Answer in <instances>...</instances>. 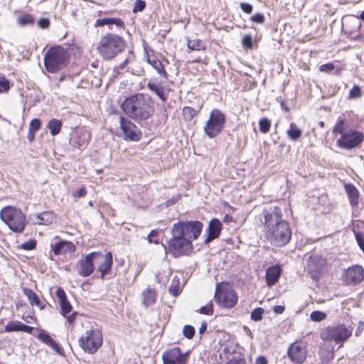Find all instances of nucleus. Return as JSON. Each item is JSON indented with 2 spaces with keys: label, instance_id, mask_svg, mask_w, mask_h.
Here are the masks:
<instances>
[{
  "label": "nucleus",
  "instance_id": "obj_1",
  "mask_svg": "<svg viewBox=\"0 0 364 364\" xmlns=\"http://www.w3.org/2000/svg\"><path fill=\"white\" fill-rule=\"evenodd\" d=\"M259 219L264 228V235L271 245L282 247L289 242L291 230L289 223L283 218L282 210L279 206H265Z\"/></svg>",
  "mask_w": 364,
  "mask_h": 364
},
{
  "label": "nucleus",
  "instance_id": "obj_2",
  "mask_svg": "<svg viewBox=\"0 0 364 364\" xmlns=\"http://www.w3.org/2000/svg\"><path fill=\"white\" fill-rule=\"evenodd\" d=\"M203 224L200 221H186L174 223L171 233L172 237L168 241L166 252L177 258L188 255L193 251L192 240L200 236Z\"/></svg>",
  "mask_w": 364,
  "mask_h": 364
},
{
  "label": "nucleus",
  "instance_id": "obj_3",
  "mask_svg": "<svg viewBox=\"0 0 364 364\" xmlns=\"http://www.w3.org/2000/svg\"><path fill=\"white\" fill-rule=\"evenodd\" d=\"M120 107L124 114L137 122L148 119L155 112L152 98L142 93L134 94L125 98Z\"/></svg>",
  "mask_w": 364,
  "mask_h": 364
},
{
  "label": "nucleus",
  "instance_id": "obj_4",
  "mask_svg": "<svg viewBox=\"0 0 364 364\" xmlns=\"http://www.w3.org/2000/svg\"><path fill=\"white\" fill-rule=\"evenodd\" d=\"M1 220L14 232L21 233L25 230L26 220L24 213L18 208L6 206L0 212Z\"/></svg>",
  "mask_w": 364,
  "mask_h": 364
},
{
  "label": "nucleus",
  "instance_id": "obj_5",
  "mask_svg": "<svg viewBox=\"0 0 364 364\" xmlns=\"http://www.w3.org/2000/svg\"><path fill=\"white\" fill-rule=\"evenodd\" d=\"M68 58L69 54L64 48L60 46L51 48L45 55V67L49 73H56L65 65Z\"/></svg>",
  "mask_w": 364,
  "mask_h": 364
},
{
  "label": "nucleus",
  "instance_id": "obj_6",
  "mask_svg": "<svg viewBox=\"0 0 364 364\" xmlns=\"http://www.w3.org/2000/svg\"><path fill=\"white\" fill-rule=\"evenodd\" d=\"M225 123V114L220 110L215 109L210 114L204 127V132L210 139L214 138L223 131Z\"/></svg>",
  "mask_w": 364,
  "mask_h": 364
},
{
  "label": "nucleus",
  "instance_id": "obj_7",
  "mask_svg": "<svg viewBox=\"0 0 364 364\" xmlns=\"http://www.w3.org/2000/svg\"><path fill=\"white\" fill-rule=\"evenodd\" d=\"M352 333V331L345 325L339 324L326 328L321 333V338L323 341H334L337 344L343 343Z\"/></svg>",
  "mask_w": 364,
  "mask_h": 364
},
{
  "label": "nucleus",
  "instance_id": "obj_8",
  "mask_svg": "<svg viewBox=\"0 0 364 364\" xmlns=\"http://www.w3.org/2000/svg\"><path fill=\"white\" fill-rule=\"evenodd\" d=\"M102 342V336L97 329L87 331L80 338L78 343L80 348L88 353H95Z\"/></svg>",
  "mask_w": 364,
  "mask_h": 364
},
{
  "label": "nucleus",
  "instance_id": "obj_9",
  "mask_svg": "<svg viewBox=\"0 0 364 364\" xmlns=\"http://www.w3.org/2000/svg\"><path fill=\"white\" fill-rule=\"evenodd\" d=\"M214 298L220 306L228 309L234 307L237 302V295L233 289L219 288V284H217Z\"/></svg>",
  "mask_w": 364,
  "mask_h": 364
},
{
  "label": "nucleus",
  "instance_id": "obj_10",
  "mask_svg": "<svg viewBox=\"0 0 364 364\" xmlns=\"http://www.w3.org/2000/svg\"><path fill=\"white\" fill-rule=\"evenodd\" d=\"M364 139L362 132L350 129L336 141V145L343 149L350 150L359 146Z\"/></svg>",
  "mask_w": 364,
  "mask_h": 364
},
{
  "label": "nucleus",
  "instance_id": "obj_11",
  "mask_svg": "<svg viewBox=\"0 0 364 364\" xmlns=\"http://www.w3.org/2000/svg\"><path fill=\"white\" fill-rule=\"evenodd\" d=\"M120 131L117 134L125 140L136 141L140 139V132L138 127L129 119L121 117L119 120Z\"/></svg>",
  "mask_w": 364,
  "mask_h": 364
},
{
  "label": "nucleus",
  "instance_id": "obj_12",
  "mask_svg": "<svg viewBox=\"0 0 364 364\" xmlns=\"http://www.w3.org/2000/svg\"><path fill=\"white\" fill-rule=\"evenodd\" d=\"M326 260L318 255H311L306 262V270L314 282H318L319 275L326 266Z\"/></svg>",
  "mask_w": 364,
  "mask_h": 364
},
{
  "label": "nucleus",
  "instance_id": "obj_13",
  "mask_svg": "<svg viewBox=\"0 0 364 364\" xmlns=\"http://www.w3.org/2000/svg\"><path fill=\"white\" fill-rule=\"evenodd\" d=\"M188 352L183 353L178 347L164 351L161 358L163 364H186Z\"/></svg>",
  "mask_w": 364,
  "mask_h": 364
},
{
  "label": "nucleus",
  "instance_id": "obj_14",
  "mask_svg": "<svg viewBox=\"0 0 364 364\" xmlns=\"http://www.w3.org/2000/svg\"><path fill=\"white\" fill-rule=\"evenodd\" d=\"M97 48L104 58L112 59L114 57V35L108 33L102 36Z\"/></svg>",
  "mask_w": 364,
  "mask_h": 364
},
{
  "label": "nucleus",
  "instance_id": "obj_15",
  "mask_svg": "<svg viewBox=\"0 0 364 364\" xmlns=\"http://www.w3.org/2000/svg\"><path fill=\"white\" fill-rule=\"evenodd\" d=\"M100 257L97 252H92L87 255L84 259L79 261L76 264V269L78 274L82 277L90 275L94 270V264L95 259Z\"/></svg>",
  "mask_w": 364,
  "mask_h": 364
},
{
  "label": "nucleus",
  "instance_id": "obj_16",
  "mask_svg": "<svg viewBox=\"0 0 364 364\" xmlns=\"http://www.w3.org/2000/svg\"><path fill=\"white\" fill-rule=\"evenodd\" d=\"M364 278V269L361 266L355 265L349 267L343 274V281L348 285L359 284Z\"/></svg>",
  "mask_w": 364,
  "mask_h": 364
},
{
  "label": "nucleus",
  "instance_id": "obj_17",
  "mask_svg": "<svg viewBox=\"0 0 364 364\" xmlns=\"http://www.w3.org/2000/svg\"><path fill=\"white\" fill-rule=\"evenodd\" d=\"M288 355L293 362L301 364L306 358V348L298 343H294L289 347Z\"/></svg>",
  "mask_w": 364,
  "mask_h": 364
},
{
  "label": "nucleus",
  "instance_id": "obj_18",
  "mask_svg": "<svg viewBox=\"0 0 364 364\" xmlns=\"http://www.w3.org/2000/svg\"><path fill=\"white\" fill-rule=\"evenodd\" d=\"M90 133L84 129H79L71 134L70 144L78 149L84 148L90 140Z\"/></svg>",
  "mask_w": 364,
  "mask_h": 364
},
{
  "label": "nucleus",
  "instance_id": "obj_19",
  "mask_svg": "<svg viewBox=\"0 0 364 364\" xmlns=\"http://www.w3.org/2000/svg\"><path fill=\"white\" fill-rule=\"evenodd\" d=\"M56 295L59 299L62 314L67 317L69 322H73L75 318V314L67 316V314L70 312L72 306L67 299L65 291L62 288H58L56 291Z\"/></svg>",
  "mask_w": 364,
  "mask_h": 364
},
{
  "label": "nucleus",
  "instance_id": "obj_20",
  "mask_svg": "<svg viewBox=\"0 0 364 364\" xmlns=\"http://www.w3.org/2000/svg\"><path fill=\"white\" fill-rule=\"evenodd\" d=\"M97 259H95V264H99L98 270L101 273V277L105 278L106 274L111 270L112 264V255L111 252H107L106 255H103L100 252H97Z\"/></svg>",
  "mask_w": 364,
  "mask_h": 364
},
{
  "label": "nucleus",
  "instance_id": "obj_21",
  "mask_svg": "<svg viewBox=\"0 0 364 364\" xmlns=\"http://www.w3.org/2000/svg\"><path fill=\"white\" fill-rule=\"evenodd\" d=\"M222 230V224L220 221L217 218L212 219L207 228V237L205 239V243L208 244L213 240L218 238L220 236Z\"/></svg>",
  "mask_w": 364,
  "mask_h": 364
},
{
  "label": "nucleus",
  "instance_id": "obj_22",
  "mask_svg": "<svg viewBox=\"0 0 364 364\" xmlns=\"http://www.w3.org/2000/svg\"><path fill=\"white\" fill-rule=\"evenodd\" d=\"M282 273L280 266L274 265L269 267L266 270L265 279L268 287L274 285L279 280Z\"/></svg>",
  "mask_w": 364,
  "mask_h": 364
},
{
  "label": "nucleus",
  "instance_id": "obj_23",
  "mask_svg": "<svg viewBox=\"0 0 364 364\" xmlns=\"http://www.w3.org/2000/svg\"><path fill=\"white\" fill-rule=\"evenodd\" d=\"M52 250L55 255L71 253L75 251V245L68 241H60L55 245H51Z\"/></svg>",
  "mask_w": 364,
  "mask_h": 364
},
{
  "label": "nucleus",
  "instance_id": "obj_24",
  "mask_svg": "<svg viewBox=\"0 0 364 364\" xmlns=\"http://www.w3.org/2000/svg\"><path fill=\"white\" fill-rule=\"evenodd\" d=\"M149 90L154 92L163 102H166L168 98V94L166 92V88L161 82L156 80H151L147 83Z\"/></svg>",
  "mask_w": 364,
  "mask_h": 364
},
{
  "label": "nucleus",
  "instance_id": "obj_25",
  "mask_svg": "<svg viewBox=\"0 0 364 364\" xmlns=\"http://www.w3.org/2000/svg\"><path fill=\"white\" fill-rule=\"evenodd\" d=\"M33 328L23 324L21 321H9L5 326L6 332L23 331L28 333H32Z\"/></svg>",
  "mask_w": 364,
  "mask_h": 364
},
{
  "label": "nucleus",
  "instance_id": "obj_26",
  "mask_svg": "<svg viewBox=\"0 0 364 364\" xmlns=\"http://www.w3.org/2000/svg\"><path fill=\"white\" fill-rule=\"evenodd\" d=\"M38 338L48 345L50 348H52L57 353L61 354V348L59 345L50 336V335L41 330V331L38 335Z\"/></svg>",
  "mask_w": 364,
  "mask_h": 364
},
{
  "label": "nucleus",
  "instance_id": "obj_27",
  "mask_svg": "<svg viewBox=\"0 0 364 364\" xmlns=\"http://www.w3.org/2000/svg\"><path fill=\"white\" fill-rule=\"evenodd\" d=\"M147 62L156 70L159 75L166 80L168 79V75L164 69V67L160 60L156 58L155 56L153 58L149 57L147 58Z\"/></svg>",
  "mask_w": 364,
  "mask_h": 364
},
{
  "label": "nucleus",
  "instance_id": "obj_28",
  "mask_svg": "<svg viewBox=\"0 0 364 364\" xmlns=\"http://www.w3.org/2000/svg\"><path fill=\"white\" fill-rule=\"evenodd\" d=\"M345 189L351 205H357L359 198V192L358 189L350 183L346 184Z\"/></svg>",
  "mask_w": 364,
  "mask_h": 364
},
{
  "label": "nucleus",
  "instance_id": "obj_29",
  "mask_svg": "<svg viewBox=\"0 0 364 364\" xmlns=\"http://www.w3.org/2000/svg\"><path fill=\"white\" fill-rule=\"evenodd\" d=\"M55 220L54 214L50 211H45L36 215V224L48 225Z\"/></svg>",
  "mask_w": 364,
  "mask_h": 364
},
{
  "label": "nucleus",
  "instance_id": "obj_30",
  "mask_svg": "<svg viewBox=\"0 0 364 364\" xmlns=\"http://www.w3.org/2000/svg\"><path fill=\"white\" fill-rule=\"evenodd\" d=\"M349 123L347 120L345 119H341L339 118L336 124V125L333 127L332 132L333 134H340L341 136L343 135V134L346 133L349 131Z\"/></svg>",
  "mask_w": 364,
  "mask_h": 364
},
{
  "label": "nucleus",
  "instance_id": "obj_31",
  "mask_svg": "<svg viewBox=\"0 0 364 364\" xmlns=\"http://www.w3.org/2000/svg\"><path fill=\"white\" fill-rule=\"evenodd\" d=\"M142 296L143 304L147 307L155 303L156 293L154 289L147 288L142 292Z\"/></svg>",
  "mask_w": 364,
  "mask_h": 364
},
{
  "label": "nucleus",
  "instance_id": "obj_32",
  "mask_svg": "<svg viewBox=\"0 0 364 364\" xmlns=\"http://www.w3.org/2000/svg\"><path fill=\"white\" fill-rule=\"evenodd\" d=\"M23 293L27 296L31 305H36L41 309H43V306L41 305V301L38 296V295L31 289L24 288Z\"/></svg>",
  "mask_w": 364,
  "mask_h": 364
},
{
  "label": "nucleus",
  "instance_id": "obj_33",
  "mask_svg": "<svg viewBox=\"0 0 364 364\" xmlns=\"http://www.w3.org/2000/svg\"><path fill=\"white\" fill-rule=\"evenodd\" d=\"M287 133L290 139L296 141L301 137L302 132L294 123L291 122Z\"/></svg>",
  "mask_w": 364,
  "mask_h": 364
},
{
  "label": "nucleus",
  "instance_id": "obj_34",
  "mask_svg": "<svg viewBox=\"0 0 364 364\" xmlns=\"http://www.w3.org/2000/svg\"><path fill=\"white\" fill-rule=\"evenodd\" d=\"M47 127L49 129L51 135L55 136L61 129L62 122L58 119H52L49 121Z\"/></svg>",
  "mask_w": 364,
  "mask_h": 364
},
{
  "label": "nucleus",
  "instance_id": "obj_35",
  "mask_svg": "<svg viewBox=\"0 0 364 364\" xmlns=\"http://www.w3.org/2000/svg\"><path fill=\"white\" fill-rule=\"evenodd\" d=\"M17 23L20 26H26L33 24L34 23V18L31 14H23L18 18Z\"/></svg>",
  "mask_w": 364,
  "mask_h": 364
},
{
  "label": "nucleus",
  "instance_id": "obj_36",
  "mask_svg": "<svg viewBox=\"0 0 364 364\" xmlns=\"http://www.w3.org/2000/svg\"><path fill=\"white\" fill-rule=\"evenodd\" d=\"M168 291L173 296H177L179 294L180 282L176 277L173 278L171 285L168 287Z\"/></svg>",
  "mask_w": 364,
  "mask_h": 364
},
{
  "label": "nucleus",
  "instance_id": "obj_37",
  "mask_svg": "<svg viewBox=\"0 0 364 364\" xmlns=\"http://www.w3.org/2000/svg\"><path fill=\"white\" fill-rule=\"evenodd\" d=\"M271 122L267 117H263L259 121V129L260 132L266 134L269 131Z\"/></svg>",
  "mask_w": 364,
  "mask_h": 364
},
{
  "label": "nucleus",
  "instance_id": "obj_38",
  "mask_svg": "<svg viewBox=\"0 0 364 364\" xmlns=\"http://www.w3.org/2000/svg\"><path fill=\"white\" fill-rule=\"evenodd\" d=\"M264 310L261 307L255 309L251 313V319L254 321H259L262 319Z\"/></svg>",
  "mask_w": 364,
  "mask_h": 364
},
{
  "label": "nucleus",
  "instance_id": "obj_39",
  "mask_svg": "<svg viewBox=\"0 0 364 364\" xmlns=\"http://www.w3.org/2000/svg\"><path fill=\"white\" fill-rule=\"evenodd\" d=\"M326 318V314L321 311H314L311 313L310 318L316 322H319L324 320Z\"/></svg>",
  "mask_w": 364,
  "mask_h": 364
},
{
  "label": "nucleus",
  "instance_id": "obj_40",
  "mask_svg": "<svg viewBox=\"0 0 364 364\" xmlns=\"http://www.w3.org/2000/svg\"><path fill=\"white\" fill-rule=\"evenodd\" d=\"M196 331L193 326L191 325H185L183 329V333L185 337L188 339L193 338Z\"/></svg>",
  "mask_w": 364,
  "mask_h": 364
},
{
  "label": "nucleus",
  "instance_id": "obj_41",
  "mask_svg": "<svg viewBox=\"0 0 364 364\" xmlns=\"http://www.w3.org/2000/svg\"><path fill=\"white\" fill-rule=\"evenodd\" d=\"M187 46L192 50H200L202 48V42L200 40H189Z\"/></svg>",
  "mask_w": 364,
  "mask_h": 364
},
{
  "label": "nucleus",
  "instance_id": "obj_42",
  "mask_svg": "<svg viewBox=\"0 0 364 364\" xmlns=\"http://www.w3.org/2000/svg\"><path fill=\"white\" fill-rule=\"evenodd\" d=\"M183 115L188 120L192 119L196 115V110L190 107H185L183 109Z\"/></svg>",
  "mask_w": 364,
  "mask_h": 364
},
{
  "label": "nucleus",
  "instance_id": "obj_43",
  "mask_svg": "<svg viewBox=\"0 0 364 364\" xmlns=\"http://www.w3.org/2000/svg\"><path fill=\"white\" fill-rule=\"evenodd\" d=\"M124 48V40L119 36L115 35V56L117 55V52H122Z\"/></svg>",
  "mask_w": 364,
  "mask_h": 364
},
{
  "label": "nucleus",
  "instance_id": "obj_44",
  "mask_svg": "<svg viewBox=\"0 0 364 364\" xmlns=\"http://www.w3.org/2000/svg\"><path fill=\"white\" fill-rule=\"evenodd\" d=\"M201 314L211 315L213 313V307L212 303H209L203 306H201L198 311Z\"/></svg>",
  "mask_w": 364,
  "mask_h": 364
},
{
  "label": "nucleus",
  "instance_id": "obj_45",
  "mask_svg": "<svg viewBox=\"0 0 364 364\" xmlns=\"http://www.w3.org/2000/svg\"><path fill=\"white\" fill-rule=\"evenodd\" d=\"M10 88L9 81L4 77H0V92H7Z\"/></svg>",
  "mask_w": 364,
  "mask_h": 364
},
{
  "label": "nucleus",
  "instance_id": "obj_46",
  "mask_svg": "<svg viewBox=\"0 0 364 364\" xmlns=\"http://www.w3.org/2000/svg\"><path fill=\"white\" fill-rule=\"evenodd\" d=\"M114 24L113 18H105L97 19L95 23V26H104L105 25H112Z\"/></svg>",
  "mask_w": 364,
  "mask_h": 364
},
{
  "label": "nucleus",
  "instance_id": "obj_47",
  "mask_svg": "<svg viewBox=\"0 0 364 364\" xmlns=\"http://www.w3.org/2000/svg\"><path fill=\"white\" fill-rule=\"evenodd\" d=\"M145 7L146 2L144 0H136L134 2V6L132 11L134 13L141 12L144 10Z\"/></svg>",
  "mask_w": 364,
  "mask_h": 364
},
{
  "label": "nucleus",
  "instance_id": "obj_48",
  "mask_svg": "<svg viewBox=\"0 0 364 364\" xmlns=\"http://www.w3.org/2000/svg\"><path fill=\"white\" fill-rule=\"evenodd\" d=\"M36 246V242L33 240H30L23 244H21L19 247L21 249L26 250H33Z\"/></svg>",
  "mask_w": 364,
  "mask_h": 364
},
{
  "label": "nucleus",
  "instance_id": "obj_49",
  "mask_svg": "<svg viewBox=\"0 0 364 364\" xmlns=\"http://www.w3.org/2000/svg\"><path fill=\"white\" fill-rule=\"evenodd\" d=\"M41 126V122L38 119H33L31 120L29 124V130L36 132L38 131Z\"/></svg>",
  "mask_w": 364,
  "mask_h": 364
},
{
  "label": "nucleus",
  "instance_id": "obj_50",
  "mask_svg": "<svg viewBox=\"0 0 364 364\" xmlns=\"http://www.w3.org/2000/svg\"><path fill=\"white\" fill-rule=\"evenodd\" d=\"M242 46L245 48H252V36L249 34L245 35L242 38Z\"/></svg>",
  "mask_w": 364,
  "mask_h": 364
},
{
  "label": "nucleus",
  "instance_id": "obj_51",
  "mask_svg": "<svg viewBox=\"0 0 364 364\" xmlns=\"http://www.w3.org/2000/svg\"><path fill=\"white\" fill-rule=\"evenodd\" d=\"M250 20L257 23H263L264 22V16L261 13H257L251 16Z\"/></svg>",
  "mask_w": 364,
  "mask_h": 364
},
{
  "label": "nucleus",
  "instance_id": "obj_52",
  "mask_svg": "<svg viewBox=\"0 0 364 364\" xmlns=\"http://www.w3.org/2000/svg\"><path fill=\"white\" fill-rule=\"evenodd\" d=\"M349 95L352 98L360 97L361 91L360 87L358 85H354L353 87L350 90Z\"/></svg>",
  "mask_w": 364,
  "mask_h": 364
},
{
  "label": "nucleus",
  "instance_id": "obj_53",
  "mask_svg": "<svg viewBox=\"0 0 364 364\" xmlns=\"http://www.w3.org/2000/svg\"><path fill=\"white\" fill-rule=\"evenodd\" d=\"M240 7L246 14H251L253 11L252 5L249 3L242 2L240 4Z\"/></svg>",
  "mask_w": 364,
  "mask_h": 364
},
{
  "label": "nucleus",
  "instance_id": "obj_54",
  "mask_svg": "<svg viewBox=\"0 0 364 364\" xmlns=\"http://www.w3.org/2000/svg\"><path fill=\"white\" fill-rule=\"evenodd\" d=\"M335 68V66L333 63H328L323 65H321L319 68V70L321 72L329 73L332 71Z\"/></svg>",
  "mask_w": 364,
  "mask_h": 364
},
{
  "label": "nucleus",
  "instance_id": "obj_55",
  "mask_svg": "<svg viewBox=\"0 0 364 364\" xmlns=\"http://www.w3.org/2000/svg\"><path fill=\"white\" fill-rule=\"evenodd\" d=\"M87 194V191L85 187L82 186L78 190L74 191L73 193V196L75 198H82L84 197Z\"/></svg>",
  "mask_w": 364,
  "mask_h": 364
},
{
  "label": "nucleus",
  "instance_id": "obj_56",
  "mask_svg": "<svg viewBox=\"0 0 364 364\" xmlns=\"http://www.w3.org/2000/svg\"><path fill=\"white\" fill-rule=\"evenodd\" d=\"M50 26V21L48 18H42L38 21V26L41 28L45 29L48 28Z\"/></svg>",
  "mask_w": 364,
  "mask_h": 364
},
{
  "label": "nucleus",
  "instance_id": "obj_57",
  "mask_svg": "<svg viewBox=\"0 0 364 364\" xmlns=\"http://www.w3.org/2000/svg\"><path fill=\"white\" fill-rule=\"evenodd\" d=\"M225 364H247L246 360L241 357L233 358Z\"/></svg>",
  "mask_w": 364,
  "mask_h": 364
},
{
  "label": "nucleus",
  "instance_id": "obj_58",
  "mask_svg": "<svg viewBox=\"0 0 364 364\" xmlns=\"http://www.w3.org/2000/svg\"><path fill=\"white\" fill-rule=\"evenodd\" d=\"M267 358L263 355L258 356L255 360V364H267Z\"/></svg>",
  "mask_w": 364,
  "mask_h": 364
},
{
  "label": "nucleus",
  "instance_id": "obj_59",
  "mask_svg": "<svg viewBox=\"0 0 364 364\" xmlns=\"http://www.w3.org/2000/svg\"><path fill=\"white\" fill-rule=\"evenodd\" d=\"M285 310V308L284 306H282V305H278V306H275L274 307V312L277 314H282Z\"/></svg>",
  "mask_w": 364,
  "mask_h": 364
},
{
  "label": "nucleus",
  "instance_id": "obj_60",
  "mask_svg": "<svg viewBox=\"0 0 364 364\" xmlns=\"http://www.w3.org/2000/svg\"><path fill=\"white\" fill-rule=\"evenodd\" d=\"M159 232L157 230H151L149 235H148V240L149 242H153L152 238L158 235Z\"/></svg>",
  "mask_w": 364,
  "mask_h": 364
},
{
  "label": "nucleus",
  "instance_id": "obj_61",
  "mask_svg": "<svg viewBox=\"0 0 364 364\" xmlns=\"http://www.w3.org/2000/svg\"><path fill=\"white\" fill-rule=\"evenodd\" d=\"M206 329H207V323H206V322H203L199 328V333L200 334L204 333L205 332Z\"/></svg>",
  "mask_w": 364,
  "mask_h": 364
},
{
  "label": "nucleus",
  "instance_id": "obj_62",
  "mask_svg": "<svg viewBox=\"0 0 364 364\" xmlns=\"http://www.w3.org/2000/svg\"><path fill=\"white\" fill-rule=\"evenodd\" d=\"M115 26L123 28L124 21L121 18H115Z\"/></svg>",
  "mask_w": 364,
  "mask_h": 364
},
{
  "label": "nucleus",
  "instance_id": "obj_63",
  "mask_svg": "<svg viewBox=\"0 0 364 364\" xmlns=\"http://www.w3.org/2000/svg\"><path fill=\"white\" fill-rule=\"evenodd\" d=\"M27 138L30 142H32L35 139V132L29 130Z\"/></svg>",
  "mask_w": 364,
  "mask_h": 364
},
{
  "label": "nucleus",
  "instance_id": "obj_64",
  "mask_svg": "<svg viewBox=\"0 0 364 364\" xmlns=\"http://www.w3.org/2000/svg\"><path fill=\"white\" fill-rule=\"evenodd\" d=\"M128 60H129L128 58H126L125 59H124L122 63H121L119 64V65L117 67V69H121V70L124 69V68L127 65Z\"/></svg>",
  "mask_w": 364,
  "mask_h": 364
}]
</instances>
